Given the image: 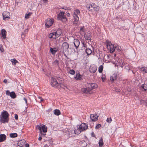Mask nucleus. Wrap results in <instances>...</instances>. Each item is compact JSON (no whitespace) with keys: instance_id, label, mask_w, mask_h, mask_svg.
<instances>
[{"instance_id":"nucleus-1","label":"nucleus","mask_w":147,"mask_h":147,"mask_svg":"<svg viewBox=\"0 0 147 147\" xmlns=\"http://www.w3.org/2000/svg\"><path fill=\"white\" fill-rule=\"evenodd\" d=\"M62 33V30L61 29H58L54 32L50 33L49 35V37L50 38H52L54 39H56Z\"/></svg>"},{"instance_id":"nucleus-2","label":"nucleus","mask_w":147,"mask_h":147,"mask_svg":"<svg viewBox=\"0 0 147 147\" xmlns=\"http://www.w3.org/2000/svg\"><path fill=\"white\" fill-rule=\"evenodd\" d=\"M9 114L6 111L1 113L0 117V121L3 123L7 122L8 121Z\"/></svg>"},{"instance_id":"nucleus-3","label":"nucleus","mask_w":147,"mask_h":147,"mask_svg":"<svg viewBox=\"0 0 147 147\" xmlns=\"http://www.w3.org/2000/svg\"><path fill=\"white\" fill-rule=\"evenodd\" d=\"M51 84L52 86L56 88H59V87H61L62 86V84L58 83L56 79L53 77L51 78Z\"/></svg>"},{"instance_id":"nucleus-4","label":"nucleus","mask_w":147,"mask_h":147,"mask_svg":"<svg viewBox=\"0 0 147 147\" xmlns=\"http://www.w3.org/2000/svg\"><path fill=\"white\" fill-rule=\"evenodd\" d=\"M80 12V11L78 9H77L74 11V13L73 15L74 18V21L73 22L74 24H77L78 23L79 18L78 16V15L79 14Z\"/></svg>"},{"instance_id":"nucleus-5","label":"nucleus","mask_w":147,"mask_h":147,"mask_svg":"<svg viewBox=\"0 0 147 147\" xmlns=\"http://www.w3.org/2000/svg\"><path fill=\"white\" fill-rule=\"evenodd\" d=\"M107 45V46L108 50H109L110 53H113L115 50V48L114 45H113L110 41L108 40L106 41Z\"/></svg>"},{"instance_id":"nucleus-6","label":"nucleus","mask_w":147,"mask_h":147,"mask_svg":"<svg viewBox=\"0 0 147 147\" xmlns=\"http://www.w3.org/2000/svg\"><path fill=\"white\" fill-rule=\"evenodd\" d=\"M69 47V45L67 42H63L61 48V52L64 53L65 52L67 51Z\"/></svg>"},{"instance_id":"nucleus-7","label":"nucleus","mask_w":147,"mask_h":147,"mask_svg":"<svg viewBox=\"0 0 147 147\" xmlns=\"http://www.w3.org/2000/svg\"><path fill=\"white\" fill-rule=\"evenodd\" d=\"M36 127L39 130L40 134H42V131L44 133L47 131V127L45 125H38Z\"/></svg>"},{"instance_id":"nucleus-8","label":"nucleus","mask_w":147,"mask_h":147,"mask_svg":"<svg viewBox=\"0 0 147 147\" xmlns=\"http://www.w3.org/2000/svg\"><path fill=\"white\" fill-rule=\"evenodd\" d=\"M64 12H61L59 13L58 16V18L59 20H61L63 22H66L67 20L66 16L64 15Z\"/></svg>"},{"instance_id":"nucleus-9","label":"nucleus","mask_w":147,"mask_h":147,"mask_svg":"<svg viewBox=\"0 0 147 147\" xmlns=\"http://www.w3.org/2000/svg\"><path fill=\"white\" fill-rule=\"evenodd\" d=\"M54 22V20L53 19H48L45 21V24L47 28H49L52 26Z\"/></svg>"},{"instance_id":"nucleus-10","label":"nucleus","mask_w":147,"mask_h":147,"mask_svg":"<svg viewBox=\"0 0 147 147\" xmlns=\"http://www.w3.org/2000/svg\"><path fill=\"white\" fill-rule=\"evenodd\" d=\"M66 134L69 135V137H72L75 136V134L74 130H70L68 129H65Z\"/></svg>"},{"instance_id":"nucleus-11","label":"nucleus","mask_w":147,"mask_h":147,"mask_svg":"<svg viewBox=\"0 0 147 147\" xmlns=\"http://www.w3.org/2000/svg\"><path fill=\"white\" fill-rule=\"evenodd\" d=\"M87 85L88 88L90 90L91 92L92 90L95 89L98 87L97 84L94 83H89Z\"/></svg>"},{"instance_id":"nucleus-12","label":"nucleus","mask_w":147,"mask_h":147,"mask_svg":"<svg viewBox=\"0 0 147 147\" xmlns=\"http://www.w3.org/2000/svg\"><path fill=\"white\" fill-rule=\"evenodd\" d=\"M3 16L4 20H6L10 19V14L7 11L4 12L3 14Z\"/></svg>"},{"instance_id":"nucleus-13","label":"nucleus","mask_w":147,"mask_h":147,"mask_svg":"<svg viewBox=\"0 0 147 147\" xmlns=\"http://www.w3.org/2000/svg\"><path fill=\"white\" fill-rule=\"evenodd\" d=\"M79 126V128H80L81 131H84L88 128V125L86 123H82Z\"/></svg>"},{"instance_id":"nucleus-14","label":"nucleus","mask_w":147,"mask_h":147,"mask_svg":"<svg viewBox=\"0 0 147 147\" xmlns=\"http://www.w3.org/2000/svg\"><path fill=\"white\" fill-rule=\"evenodd\" d=\"M97 67L94 65H91L90 68V71L92 73H94L97 69Z\"/></svg>"},{"instance_id":"nucleus-15","label":"nucleus","mask_w":147,"mask_h":147,"mask_svg":"<svg viewBox=\"0 0 147 147\" xmlns=\"http://www.w3.org/2000/svg\"><path fill=\"white\" fill-rule=\"evenodd\" d=\"M82 91L83 92L86 93V94H91L92 93V92L88 88V87L86 88H83L81 89Z\"/></svg>"},{"instance_id":"nucleus-16","label":"nucleus","mask_w":147,"mask_h":147,"mask_svg":"<svg viewBox=\"0 0 147 147\" xmlns=\"http://www.w3.org/2000/svg\"><path fill=\"white\" fill-rule=\"evenodd\" d=\"M90 118L92 121H95L98 119V116L96 114H91Z\"/></svg>"},{"instance_id":"nucleus-17","label":"nucleus","mask_w":147,"mask_h":147,"mask_svg":"<svg viewBox=\"0 0 147 147\" xmlns=\"http://www.w3.org/2000/svg\"><path fill=\"white\" fill-rule=\"evenodd\" d=\"M74 131L75 134H80L81 131H81L80 128H79V126H77V128H76L74 130Z\"/></svg>"},{"instance_id":"nucleus-18","label":"nucleus","mask_w":147,"mask_h":147,"mask_svg":"<svg viewBox=\"0 0 147 147\" xmlns=\"http://www.w3.org/2000/svg\"><path fill=\"white\" fill-rule=\"evenodd\" d=\"M80 42L78 40L74 39V44L76 49H77L78 47L80 45Z\"/></svg>"},{"instance_id":"nucleus-19","label":"nucleus","mask_w":147,"mask_h":147,"mask_svg":"<svg viewBox=\"0 0 147 147\" xmlns=\"http://www.w3.org/2000/svg\"><path fill=\"white\" fill-rule=\"evenodd\" d=\"M85 38L87 40H89L90 39L91 35L90 33H86L84 35Z\"/></svg>"},{"instance_id":"nucleus-20","label":"nucleus","mask_w":147,"mask_h":147,"mask_svg":"<svg viewBox=\"0 0 147 147\" xmlns=\"http://www.w3.org/2000/svg\"><path fill=\"white\" fill-rule=\"evenodd\" d=\"M117 78V75L115 74H113L110 77V80L112 82H113L114 81L116 80Z\"/></svg>"},{"instance_id":"nucleus-21","label":"nucleus","mask_w":147,"mask_h":147,"mask_svg":"<svg viewBox=\"0 0 147 147\" xmlns=\"http://www.w3.org/2000/svg\"><path fill=\"white\" fill-rule=\"evenodd\" d=\"M6 138V136L3 134L0 135V142H2L4 141Z\"/></svg>"},{"instance_id":"nucleus-22","label":"nucleus","mask_w":147,"mask_h":147,"mask_svg":"<svg viewBox=\"0 0 147 147\" xmlns=\"http://www.w3.org/2000/svg\"><path fill=\"white\" fill-rule=\"evenodd\" d=\"M1 34L4 39H5L6 38V32L4 29L1 30Z\"/></svg>"},{"instance_id":"nucleus-23","label":"nucleus","mask_w":147,"mask_h":147,"mask_svg":"<svg viewBox=\"0 0 147 147\" xmlns=\"http://www.w3.org/2000/svg\"><path fill=\"white\" fill-rule=\"evenodd\" d=\"M85 32V30L84 27H81L80 30V33L81 35H83Z\"/></svg>"},{"instance_id":"nucleus-24","label":"nucleus","mask_w":147,"mask_h":147,"mask_svg":"<svg viewBox=\"0 0 147 147\" xmlns=\"http://www.w3.org/2000/svg\"><path fill=\"white\" fill-rule=\"evenodd\" d=\"M50 51L53 54H55L57 51V50L56 48H50Z\"/></svg>"},{"instance_id":"nucleus-25","label":"nucleus","mask_w":147,"mask_h":147,"mask_svg":"<svg viewBox=\"0 0 147 147\" xmlns=\"http://www.w3.org/2000/svg\"><path fill=\"white\" fill-rule=\"evenodd\" d=\"M93 10L98 11L99 10V7L94 4H93Z\"/></svg>"},{"instance_id":"nucleus-26","label":"nucleus","mask_w":147,"mask_h":147,"mask_svg":"<svg viewBox=\"0 0 147 147\" xmlns=\"http://www.w3.org/2000/svg\"><path fill=\"white\" fill-rule=\"evenodd\" d=\"M25 141L24 140L23 141H20L18 143V145L21 147H22L24 145Z\"/></svg>"},{"instance_id":"nucleus-27","label":"nucleus","mask_w":147,"mask_h":147,"mask_svg":"<svg viewBox=\"0 0 147 147\" xmlns=\"http://www.w3.org/2000/svg\"><path fill=\"white\" fill-rule=\"evenodd\" d=\"M81 77L82 76L80 74L78 73L76 74L75 78L76 80H80L82 78Z\"/></svg>"},{"instance_id":"nucleus-28","label":"nucleus","mask_w":147,"mask_h":147,"mask_svg":"<svg viewBox=\"0 0 147 147\" xmlns=\"http://www.w3.org/2000/svg\"><path fill=\"white\" fill-rule=\"evenodd\" d=\"M103 144V140L102 138L99 141V145L100 147H102Z\"/></svg>"},{"instance_id":"nucleus-29","label":"nucleus","mask_w":147,"mask_h":147,"mask_svg":"<svg viewBox=\"0 0 147 147\" xmlns=\"http://www.w3.org/2000/svg\"><path fill=\"white\" fill-rule=\"evenodd\" d=\"M86 52L87 55H89L92 53V51L90 49L86 48Z\"/></svg>"},{"instance_id":"nucleus-30","label":"nucleus","mask_w":147,"mask_h":147,"mask_svg":"<svg viewBox=\"0 0 147 147\" xmlns=\"http://www.w3.org/2000/svg\"><path fill=\"white\" fill-rule=\"evenodd\" d=\"M53 64L54 66L56 67H58L59 66V61L56 60H55L53 63Z\"/></svg>"},{"instance_id":"nucleus-31","label":"nucleus","mask_w":147,"mask_h":147,"mask_svg":"<svg viewBox=\"0 0 147 147\" xmlns=\"http://www.w3.org/2000/svg\"><path fill=\"white\" fill-rule=\"evenodd\" d=\"M54 114L56 115H59L61 114L60 111L59 110L55 109L54 110Z\"/></svg>"},{"instance_id":"nucleus-32","label":"nucleus","mask_w":147,"mask_h":147,"mask_svg":"<svg viewBox=\"0 0 147 147\" xmlns=\"http://www.w3.org/2000/svg\"><path fill=\"white\" fill-rule=\"evenodd\" d=\"M18 136L16 133H11L10 134V137L11 138H14L17 137Z\"/></svg>"},{"instance_id":"nucleus-33","label":"nucleus","mask_w":147,"mask_h":147,"mask_svg":"<svg viewBox=\"0 0 147 147\" xmlns=\"http://www.w3.org/2000/svg\"><path fill=\"white\" fill-rule=\"evenodd\" d=\"M10 96L12 98H14L16 97L15 93L13 92H10Z\"/></svg>"},{"instance_id":"nucleus-34","label":"nucleus","mask_w":147,"mask_h":147,"mask_svg":"<svg viewBox=\"0 0 147 147\" xmlns=\"http://www.w3.org/2000/svg\"><path fill=\"white\" fill-rule=\"evenodd\" d=\"M32 14V13H27L26 14H25V18L26 19H28L29 18L30 16Z\"/></svg>"},{"instance_id":"nucleus-35","label":"nucleus","mask_w":147,"mask_h":147,"mask_svg":"<svg viewBox=\"0 0 147 147\" xmlns=\"http://www.w3.org/2000/svg\"><path fill=\"white\" fill-rule=\"evenodd\" d=\"M142 71H144L145 73H147V67H142L141 69Z\"/></svg>"},{"instance_id":"nucleus-36","label":"nucleus","mask_w":147,"mask_h":147,"mask_svg":"<svg viewBox=\"0 0 147 147\" xmlns=\"http://www.w3.org/2000/svg\"><path fill=\"white\" fill-rule=\"evenodd\" d=\"M103 68V67L102 65H100L98 68V71L101 73L102 72Z\"/></svg>"},{"instance_id":"nucleus-37","label":"nucleus","mask_w":147,"mask_h":147,"mask_svg":"<svg viewBox=\"0 0 147 147\" xmlns=\"http://www.w3.org/2000/svg\"><path fill=\"white\" fill-rule=\"evenodd\" d=\"M11 61L14 65H15L16 63H18V61L15 59H11Z\"/></svg>"},{"instance_id":"nucleus-38","label":"nucleus","mask_w":147,"mask_h":147,"mask_svg":"<svg viewBox=\"0 0 147 147\" xmlns=\"http://www.w3.org/2000/svg\"><path fill=\"white\" fill-rule=\"evenodd\" d=\"M142 88H143L144 90L146 91L147 90V85L146 84H144L142 86Z\"/></svg>"},{"instance_id":"nucleus-39","label":"nucleus","mask_w":147,"mask_h":147,"mask_svg":"<svg viewBox=\"0 0 147 147\" xmlns=\"http://www.w3.org/2000/svg\"><path fill=\"white\" fill-rule=\"evenodd\" d=\"M115 48L118 51H121V47L119 46H115Z\"/></svg>"},{"instance_id":"nucleus-40","label":"nucleus","mask_w":147,"mask_h":147,"mask_svg":"<svg viewBox=\"0 0 147 147\" xmlns=\"http://www.w3.org/2000/svg\"><path fill=\"white\" fill-rule=\"evenodd\" d=\"M69 73L71 74L74 75L75 74V72L74 70L73 69H71L69 71Z\"/></svg>"},{"instance_id":"nucleus-41","label":"nucleus","mask_w":147,"mask_h":147,"mask_svg":"<svg viewBox=\"0 0 147 147\" xmlns=\"http://www.w3.org/2000/svg\"><path fill=\"white\" fill-rule=\"evenodd\" d=\"M93 4H91L89 5V6L88 7V9H89V10H92L93 9Z\"/></svg>"},{"instance_id":"nucleus-42","label":"nucleus","mask_w":147,"mask_h":147,"mask_svg":"<svg viewBox=\"0 0 147 147\" xmlns=\"http://www.w3.org/2000/svg\"><path fill=\"white\" fill-rule=\"evenodd\" d=\"M112 121V119L111 117L108 118L107 119V121L109 123H110Z\"/></svg>"},{"instance_id":"nucleus-43","label":"nucleus","mask_w":147,"mask_h":147,"mask_svg":"<svg viewBox=\"0 0 147 147\" xmlns=\"http://www.w3.org/2000/svg\"><path fill=\"white\" fill-rule=\"evenodd\" d=\"M38 98L39 99V102H41L43 101L44 100L40 96H38Z\"/></svg>"},{"instance_id":"nucleus-44","label":"nucleus","mask_w":147,"mask_h":147,"mask_svg":"<svg viewBox=\"0 0 147 147\" xmlns=\"http://www.w3.org/2000/svg\"><path fill=\"white\" fill-rule=\"evenodd\" d=\"M100 127H101V125L99 124H98L96 125V127H95V128L96 129H98Z\"/></svg>"},{"instance_id":"nucleus-45","label":"nucleus","mask_w":147,"mask_h":147,"mask_svg":"<svg viewBox=\"0 0 147 147\" xmlns=\"http://www.w3.org/2000/svg\"><path fill=\"white\" fill-rule=\"evenodd\" d=\"M0 50L2 52L4 51V50L2 48V45H0Z\"/></svg>"},{"instance_id":"nucleus-46","label":"nucleus","mask_w":147,"mask_h":147,"mask_svg":"<svg viewBox=\"0 0 147 147\" xmlns=\"http://www.w3.org/2000/svg\"><path fill=\"white\" fill-rule=\"evenodd\" d=\"M115 91L117 92H119L120 91V89H119L118 88H115Z\"/></svg>"},{"instance_id":"nucleus-47","label":"nucleus","mask_w":147,"mask_h":147,"mask_svg":"<svg viewBox=\"0 0 147 147\" xmlns=\"http://www.w3.org/2000/svg\"><path fill=\"white\" fill-rule=\"evenodd\" d=\"M145 101L144 100H140V103L141 104H142L143 103H145Z\"/></svg>"},{"instance_id":"nucleus-48","label":"nucleus","mask_w":147,"mask_h":147,"mask_svg":"<svg viewBox=\"0 0 147 147\" xmlns=\"http://www.w3.org/2000/svg\"><path fill=\"white\" fill-rule=\"evenodd\" d=\"M10 92L8 90L6 91V94L7 95H10Z\"/></svg>"},{"instance_id":"nucleus-49","label":"nucleus","mask_w":147,"mask_h":147,"mask_svg":"<svg viewBox=\"0 0 147 147\" xmlns=\"http://www.w3.org/2000/svg\"><path fill=\"white\" fill-rule=\"evenodd\" d=\"M82 43L83 44V45L84 47H85V48L86 47V45L84 43V42H82Z\"/></svg>"},{"instance_id":"nucleus-50","label":"nucleus","mask_w":147,"mask_h":147,"mask_svg":"<svg viewBox=\"0 0 147 147\" xmlns=\"http://www.w3.org/2000/svg\"><path fill=\"white\" fill-rule=\"evenodd\" d=\"M46 135V134H43L42 133V134H40H40H39V136H41L42 135L43 136H45V135Z\"/></svg>"},{"instance_id":"nucleus-51","label":"nucleus","mask_w":147,"mask_h":147,"mask_svg":"<svg viewBox=\"0 0 147 147\" xmlns=\"http://www.w3.org/2000/svg\"><path fill=\"white\" fill-rule=\"evenodd\" d=\"M15 118L16 119H17L18 118V117L17 115L16 114L15 116Z\"/></svg>"},{"instance_id":"nucleus-52","label":"nucleus","mask_w":147,"mask_h":147,"mask_svg":"<svg viewBox=\"0 0 147 147\" xmlns=\"http://www.w3.org/2000/svg\"><path fill=\"white\" fill-rule=\"evenodd\" d=\"M24 100L25 101V103L26 104H27V100L26 99V98H24Z\"/></svg>"},{"instance_id":"nucleus-53","label":"nucleus","mask_w":147,"mask_h":147,"mask_svg":"<svg viewBox=\"0 0 147 147\" xmlns=\"http://www.w3.org/2000/svg\"><path fill=\"white\" fill-rule=\"evenodd\" d=\"M102 80L103 81H104V80L105 79V77H103L102 76Z\"/></svg>"},{"instance_id":"nucleus-54","label":"nucleus","mask_w":147,"mask_h":147,"mask_svg":"<svg viewBox=\"0 0 147 147\" xmlns=\"http://www.w3.org/2000/svg\"><path fill=\"white\" fill-rule=\"evenodd\" d=\"M40 137L38 138V140H39V141H40L42 139V138L40 136Z\"/></svg>"},{"instance_id":"nucleus-55","label":"nucleus","mask_w":147,"mask_h":147,"mask_svg":"<svg viewBox=\"0 0 147 147\" xmlns=\"http://www.w3.org/2000/svg\"><path fill=\"white\" fill-rule=\"evenodd\" d=\"M24 36V34L23 33H22V38H24V37L23 36Z\"/></svg>"},{"instance_id":"nucleus-56","label":"nucleus","mask_w":147,"mask_h":147,"mask_svg":"<svg viewBox=\"0 0 147 147\" xmlns=\"http://www.w3.org/2000/svg\"><path fill=\"white\" fill-rule=\"evenodd\" d=\"M25 147H29V144H26V145H25Z\"/></svg>"},{"instance_id":"nucleus-57","label":"nucleus","mask_w":147,"mask_h":147,"mask_svg":"<svg viewBox=\"0 0 147 147\" xmlns=\"http://www.w3.org/2000/svg\"><path fill=\"white\" fill-rule=\"evenodd\" d=\"M67 16L68 17H69L70 15L69 13L68 12L67 13Z\"/></svg>"},{"instance_id":"nucleus-58","label":"nucleus","mask_w":147,"mask_h":147,"mask_svg":"<svg viewBox=\"0 0 147 147\" xmlns=\"http://www.w3.org/2000/svg\"><path fill=\"white\" fill-rule=\"evenodd\" d=\"M7 80H6V79H5L4 81H3V82H4L5 83H6L7 82Z\"/></svg>"},{"instance_id":"nucleus-59","label":"nucleus","mask_w":147,"mask_h":147,"mask_svg":"<svg viewBox=\"0 0 147 147\" xmlns=\"http://www.w3.org/2000/svg\"><path fill=\"white\" fill-rule=\"evenodd\" d=\"M47 1V0H43V1L44 2H46Z\"/></svg>"},{"instance_id":"nucleus-60","label":"nucleus","mask_w":147,"mask_h":147,"mask_svg":"<svg viewBox=\"0 0 147 147\" xmlns=\"http://www.w3.org/2000/svg\"><path fill=\"white\" fill-rule=\"evenodd\" d=\"M62 9H64L65 10H66L67 9L66 7V8H65V9H64V8H62Z\"/></svg>"},{"instance_id":"nucleus-61","label":"nucleus","mask_w":147,"mask_h":147,"mask_svg":"<svg viewBox=\"0 0 147 147\" xmlns=\"http://www.w3.org/2000/svg\"><path fill=\"white\" fill-rule=\"evenodd\" d=\"M60 79H61V81H62L63 79H61V78H60Z\"/></svg>"},{"instance_id":"nucleus-62","label":"nucleus","mask_w":147,"mask_h":147,"mask_svg":"<svg viewBox=\"0 0 147 147\" xmlns=\"http://www.w3.org/2000/svg\"><path fill=\"white\" fill-rule=\"evenodd\" d=\"M64 55H65V56H66V55L65 54Z\"/></svg>"},{"instance_id":"nucleus-63","label":"nucleus","mask_w":147,"mask_h":147,"mask_svg":"<svg viewBox=\"0 0 147 147\" xmlns=\"http://www.w3.org/2000/svg\"><path fill=\"white\" fill-rule=\"evenodd\" d=\"M116 54H115V56H116Z\"/></svg>"},{"instance_id":"nucleus-64","label":"nucleus","mask_w":147,"mask_h":147,"mask_svg":"<svg viewBox=\"0 0 147 147\" xmlns=\"http://www.w3.org/2000/svg\"><path fill=\"white\" fill-rule=\"evenodd\" d=\"M92 134H94V133H92Z\"/></svg>"}]
</instances>
